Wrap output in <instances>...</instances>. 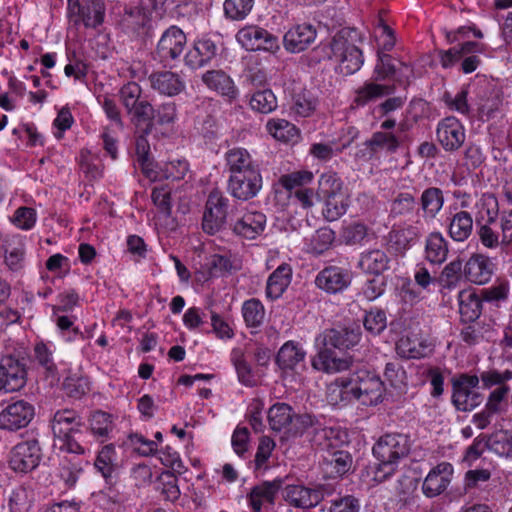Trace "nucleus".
<instances>
[{
    "mask_svg": "<svg viewBox=\"0 0 512 512\" xmlns=\"http://www.w3.org/2000/svg\"><path fill=\"white\" fill-rule=\"evenodd\" d=\"M361 338L358 328L327 329L316 337L318 353L311 359L314 370L328 374L338 373L350 366V361L338 356L333 349L344 350L357 345Z\"/></svg>",
    "mask_w": 512,
    "mask_h": 512,
    "instance_id": "nucleus-1",
    "label": "nucleus"
},
{
    "mask_svg": "<svg viewBox=\"0 0 512 512\" xmlns=\"http://www.w3.org/2000/svg\"><path fill=\"white\" fill-rule=\"evenodd\" d=\"M358 39L356 29H341L330 41L321 44L323 58L331 61L339 74L347 76L356 73L364 63L362 51L356 45Z\"/></svg>",
    "mask_w": 512,
    "mask_h": 512,
    "instance_id": "nucleus-2",
    "label": "nucleus"
},
{
    "mask_svg": "<svg viewBox=\"0 0 512 512\" xmlns=\"http://www.w3.org/2000/svg\"><path fill=\"white\" fill-rule=\"evenodd\" d=\"M410 451L408 436L399 433L385 434L373 446V455L379 461L374 472V480L378 483L392 476L399 461Z\"/></svg>",
    "mask_w": 512,
    "mask_h": 512,
    "instance_id": "nucleus-3",
    "label": "nucleus"
},
{
    "mask_svg": "<svg viewBox=\"0 0 512 512\" xmlns=\"http://www.w3.org/2000/svg\"><path fill=\"white\" fill-rule=\"evenodd\" d=\"M353 400L362 405L373 406L382 401L384 382L374 372L359 369L347 375Z\"/></svg>",
    "mask_w": 512,
    "mask_h": 512,
    "instance_id": "nucleus-4",
    "label": "nucleus"
},
{
    "mask_svg": "<svg viewBox=\"0 0 512 512\" xmlns=\"http://www.w3.org/2000/svg\"><path fill=\"white\" fill-rule=\"evenodd\" d=\"M511 379V370H505L503 372L490 370L481 373V381L484 388L490 389L496 386L489 394L485 405L486 410L497 414L506 408L509 395V387L506 385V382Z\"/></svg>",
    "mask_w": 512,
    "mask_h": 512,
    "instance_id": "nucleus-5",
    "label": "nucleus"
},
{
    "mask_svg": "<svg viewBox=\"0 0 512 512\" xmlns=\"http://www.w3.org/2000/svg\"><path fill=\"white\" fill-rule=\"evenodd\" d=\"M481 377L461 375L453 382L452 402L459 411H471L483 401V395L478 391Z\"/></svg>",
    "mask_w": 512,
    "mask_h": 512,
    "instance_id": "nucleus-6",
    "label": "nucleus"
},
{
    "mask_svg": "<svg viewBox=\"0 0 512 512\" xmlns=\"http://www.w3.org/2000/svg\"><path fill=\"white\" fill-rule=\"evenodd\" d=\"M236 39L247 51H265L274 54L280 49L278 38L257 25L244 26L237 32Z\"/></svg>",
    "mask_w": 512,
    "mask_h": 512,
    "instance_id": "nucleus-7",
    "label": "nucleus"
},
{
    "mask_svg": "<svg viewBox=\"0 0 512 512\" xmlns=\"http://www.w3.org/2000/svg\"><path fill=\"white\" fill-rule=\"evenodd\" d=\"M42 459V451L36 439L17 443L10 451L9 466L17 473H29L36 469Z\"/></svg>",
    "mask_w": 512,
    "mask_h": 512,
    "instance_id": "nucleus-8",
    "label": "nucleus"
},
{
    "mask_svg": "<svg viewBox=\"0 0 512 512\" xmlns=\"http://www.w3.org/2000/svg\"><path fill=\"white\" fill-rule=\"evenodd\" d=\"M68 14L74 22L82 23L86 28H96L105 17L103 0H68Z\"/></svg>",
    "mask_w": 512,
    "mask_h": 512,
    "instance_id": "nucleus-9",
    "label": "nucleus"
},
{
    "mask_svg": "<svg viewBox=\"0 0 512 512\" xmlns=\"http://www.w3.org/2000/svg\"><path fill=\"white\" fill-rule=\"evenodd\" d=\"M288 477H276L273 480L262 481L251 488L247 495L248 505L253 512L267 511L275 505L279 491L285 485Z\"/></svg>",
    "mask_w": 512,
    "mask_h": 512,
    "instance_id": "nucleus-10",
    "label": "nucleus"
},
{
    "mask_svg": "<svg viewBox=\"0 0 512 512\" xmlns=\"http://www.w3.org/2000/svg\"><path fill=\"white\" fill-rule=\"evenodd\" d=\"M4 265L13 273H20L25 267L26 242L20 234H6L0 238Z\"/></svg>",
    "mask_w": 512,
    "mask_h": 512,
    "instance_id": "nucleus-11",
    "label": "nucleus"
},
{
    "mask_svg": "<svg viewBox=\"0 0 512 512\" xmlns=\"http://www.w3.org/2000/svg\"><path fill=\"white\" fill-rule=\"evenodd\" d=\"M282 497L289 506L301 510L315 508L323 500L321 491L302 484L283 486Z\"/></svg>",
    "mask_w": 512,
    "mask_h": 512,
    "instance_id": "nucleus-12",
    "label": "nucleus"
},
{
    "mask_svg": "<svg viewBox=\"0 0 512 512\" xmlns=\"http://www.w3.org/2000/svg\"><path fill=\"white\" fill-rule=\"evenodd\" d=\"M262 183L260 170L246 174L229 175L228 192L232 197L246 201L257 196L262 188Z\"/></svg>",
    "mask_w": 512,
    "mask_h": 512,
    "instance_id": "nucleus-13",
    "label": "nucleus"
},
{
    "mask_svg": "<svg viewBox=\"0 0 512 512\" xmlns=\"http://www.w3.org/2000/svg\"><path fill=\"white\" fill-rule=\"evenodd\" d=\"M186 35L177 26L166 29L157 44V56L163 63H168L181 56L186 46Z\"/></svg>",
    "mask_w": 512,
    "mask_h": 512,
    "instance_id": "nucleus-14",
    "label": "nucleus"
},
{
    "mask_svg": "<svg viewBox=\"0 0 512 512\" xmlns=\"http://www.w3.org/2000/svg\"><path fill=\"white\" fill-rule=\"evenodd\" d=\"M26 371L18 359L6 356L0 363V393L19 391L25 386Z\"/></svg>",
    "mask_w": 512,
    "mask_h": 512,
    "instance_id": "nucleus-15",
    "label": "nucleus"
},
{
    "mask_svg": "<svg viewBox=\"0 0 512 512\" xmlns=\"http://www.w3.org/2000/svg\"><path fill=\"white\" fill-rule=\"evenodd\" d=\"M228 199L221 193L211 192L203 215V229L208 234L216 233L224 224L227 214Z\"/></svg>",
    "mask_w": 512,
    "mask_h": 512,
    "instance_id": "nucleus-16",
    "label": "nucleus"
},
{
    "mask_svg": "<svg viewBox=\"0 0 512 512\" xmlns=\"http://www.w3.org/2000/svg\"><path fill=\"white\" fill-rule=\"evenodd\" d=\"M437 139L445 151H456L465 142V128L456 117H446L438 123Z\"/></svg>",
    "mask_w": 512,
    "mask_h": 512,
    "instance_id": "nucleus-17",
    "label": "nucleus"
},
{
    "mask_svg": "<svg viewBox=\"0 0 512 512\" xmlns=\"http://www.w3.org/2000/svg\"><path fill=\"white\" fill-rule=\"evenodd\" d=\"M453 466L448 462H441L434 466L426 475L422 483V493L427 498L441 495L450 485L453 477Z\"/></svg>",
    "mask_w": 512,
    "mask_h": 512,
    "instance_id": "nucleus-18",
    "label": "nucleus"
},
{
    "mask_svg": "<svg viewBox=\"0 0 512 512\" xmlns=\"http://www.w3.org/2000/svg\"><path fill=\"white\" fill-rule=\"evenodd\" d=\"M55 345L52 342L38 341L34 345L33 359L42 370L46 379L51 384L58 382L63 375L61 363L57 364L54 360Z\"/></svg>",
    "mask_w": 512,
    "mask_h": 512,
    "instance_id": "nucleus-19",
    "label": "nucleus"
},
{
    "mask_svg": "<svg viewBox=\"0 0 512 512\" xmlns=\"http://www.w3.org/2000/svg\"><path fill=\"white\" fill-rule=\"evenodd\" d=\"M351 280L352 276L349 270L338 266H328L317 274L315 285L326 293L336 294L347 289Z\"/></svg>",
    "mask_w": 512,
    "mask_h": 512,
    "instance_id": "nucleus-20",
    "label": "nucleus"
},
{
    "mask_svg": "<svg viewBox=\"0 0 512 512\" xmlns=\"http://www.w3.org/2000/svg\"><path fill=\"white\" fill-rule=\"evenodd\" d=\"M34 416V408L24 400L9 404L0 412V429L17 430L29 424Z\"/></svg>",
    "mask_w": 512,
    "mask_h": 512,
    "instance_id": "nucleus-21",
    "label": "nucleus"
},
{
    "mask_svg": "<svg viewBox=\"0 0 512 512\" xmlns=\"http://www.w3.org/2000/svg\"><path fill=\"white\" fill-rule=\"evenodd\" d=\"M306 351L301 344L295 341L285 342L278 351L276 362L285 373L301 374L305 369Z\"/></svg>",
    "mask_w": 512,
    "mask_h": 512,
    "instance_id": "nucleus-22",
    "label": "nucleus"
},
{
    "mask_svg": "<svg viewBox=\"0 0 512 512\" xmlns=\"http://www.w3.org/2000/svg\"><path fill=\"white\" fill-rule=\"evenodd\" d=\"M494 269L495 264L488 256L475 253L463 266V274L469 282L483 285L490 281Z\"/></svg>",
    "mask_w": 512,
    "mask_h": 512,
    "instance_id": "nucleus-23",
    "label": "nucleus"
},
{
    "mask_svg": "<svg viewBox=\"0 0 512 512\" xmlns=\"http://www.w3.org/2000/svg\"><path fill=\"white\" fill-rule=\"evenodd\" d=\"M316 39V30L310 24H299L290 28L283 37L284 48L290 53L304 51Z\"/></svg>",
    "mask_w": 512,
    "mask_h": 512,
    "instance_id": "nucleus-24",
    "label": "nucleus"
},
{
    "mask_svg": "<svg viewBox=\"0 0 512 512\" xmlns=\"http://www.w3.org/2000/svg\"><path fill=\"white\" fill-rule=\"evenodd\" d=\"M225 166L229 175L246 174L260 170L259 163L249 151L242 147L229 149L224 156Z\"/></svg>",
    "mask_w": 512,
    "mask_h": 512,
    "instance_id": "nucleus-25",
    "label": "nucleus"
},
{
    "mask_svg": "<svg viewBox=\"0 0 512 512\" xmlns=\"http://www.w3.org/2000/svg\"><path fill=\"white\" fill-rule=\"evenodd\" d=\"M265 226L266 216L263 213L247 210L235 221L233 231L243 238L252 240L263 233Z\"/></svg>",
    "mask_w": 512,
    "mask_h": 512,
    "instance_id": "nucleus-26",
    "label": "nucleus"
},
{
    "mask_svg": "<svg viewBox=\"0 0 512 512\" xmlns=\"http://www.w3.org/2000/svg\"><path fill=\"white\" fill-rule=\"evenodd\" d=\"M148 80L153 90L169 97L178 95L185 89V81L172 71L154 72Z\"/></svg>",
    "mask_w": 512,
    "mask_h": 512,
    "instance_id": "nucleus-27",
    "label": "nucleus"
},
{
    "mask_svg": "<svg viewBox=\"0 0 512 512\" xmlns=\"http://www.w3.org/2000/svg\"><path fill=\"white\" fill-rule=\"evenodd\" d=\"M216 43L207 37H202L194 42L193 47L185 56V63L192 69L201 68L217 55Z\"/></svg>",
    "mask_w": 512,
    "mask_h": 512,
    "instance_id": "nucleus-28",
    "label": "nucleus"
},
{
    "mask_svg": "<svg viewBox=\"0 0 512 512\" xmlns=\"http://www.w3.org/2000/svg\"><path fill=\"white\" fill-rule=\"evenodd\" d=\"M83 427L82 418L76 411L63 409L55 412L51 421L54 437H64L67 434H77Z\"/></svg>",
    "mask_w": 512,
    "mask_h": 512,
    "instance_id": "nucleus-29",
    "label": "nucleus"
},
{
    "mask_svg": "<svg viewBox=\"0 0 512 512\" xmlns=\"http://www.w3.org/2000/svg\"><path fill=\"white\" fill-rule=\"evenodd\" d=\"M321 465L326 477H340L351 469L352 457L349 452L344 450H328L323 456Z\"/></svg>",
    "mask_w": 512,
    "mask_h": 512,
    "instance_id": "nucleus-30",
    "label": "nucleus"
},
{
    "mask_svg": "<svg viewBox=\"0 0 512 512\" xmlns=\"http://www.w3.org/2000/svg\"><path fill=\"white\" fill-rule=\"evenodd\" d=\"M266 130L274 139L286 144H296L301 139L299 128L286 119H269L266 123Z\"/></svg>",
    "mask_w": 512,
    "mask_h": 512,
    "instance_id": "nucleus-31",
    "label": "nucleus"
},
{
    "mask_svg": "<svg viewBox=\"0 0 512 512\" xmlns=\"http://www.w3.org/2000/svg\"><path fill=\"white\" fill-rule=\"evenodd\" d=\"M202 80L209 89L218 92L228 100L237 97L238 91L233 80L223 71H208L203 75Z\"/></svg>",
    "mask_w": 512,
    "mask_h": 512,
    "instance_id": "nucleus-32",
    "label": "nucleus"
},
{
    "mask_svg": "<svg viewBox=\"0 0 512 512\" xmlns=\"http://www.w3.org/2000/svg\"><path fill=\"white\" fill-rule=\"evenodd\" d=\"M313 442L323 449L334 450L348 441V434L338 426H324L315 430Z\"/></svg>",
    "mask_w": 512,
    "mask_h": 512,
    "instance_id": "nucleus-33",
    "label": "nucleus"
},
{
    "mask_svg": "<svg viewBox=\"0 0 512 512\" xmlns=\"http://www.w3.org/2000/svg\"><path fill=\"white\" fill-rule=\"evenodd\" d=\"M292 278V269L289 264L283 263L269 276L266 285V296L272 300L278 299L289 286Z\"/></svg>",
    "mask_w": 512,
    "mask_h": 512,
    "instance_id": "nucleus-34",
    "label": "nucleus"
},
{
    "mask_svg": "<svg viewBox=\"0 0 512 512\" xmlns=\"http://www.w3.org/2000/svg\"><path fill=\"white\" fill-rule=\"evenodd\" d=\"M390 258L381 249H372L361 254L359 267L366 273L380 275L389 269Z\"/></svg>",
    "mask_w": 512,
    "mask_h": 512,
    "instance_id": "nucleus-35",
    "label": "nucleus"
},
{
    "mask_svg": "<svg viewBox=\"0 0 512 512\" xmlns=\"http://www.w3.org/2000/svg\"><path fill=\"white\" fill-rule=\"evenodd\" d=\"M397 353L404 358H422L430 351L429 345L417 335H406L399 339L396 344Z\"/></svg>",
    "mask_w": 512,
    "mask_h": 512,
    "instance_id": "nucleus-36",
    "label": "nucleus"
},
{
    "mask_svg": "<svg viewBox=\"0 0 512 512\" xmlns=\"http://www.w3.org/2000/svg\"><path fill=\"white\" fill-rule=\"evenodd\" d=\"M459 313L464 322L478 319L482 311V298L471 290H462L458 295Z\"/></svg>",
    "mask_w": 512,
    "mask_h": 512,
    "instance_id": "nucleus-37",
    "label": "nucleus"
},
{
    "mask_svg": "<svg viewBox=\"0 0 512 512\" xmlns=\"http://www.w3.org/2000/svg\"><path fill=\"white\" fill-rule=\"evenodd\" d=\"M424 255L431 264H441L447 259L448 243L440 232L428 235L425 241Z\"/></svg>",
    "mask_w": 512,
    "mask_h": 512,
    "instance_id": "nucleus-38",
    "label": "nucleus"
},
{
    "mask_svg": "<svg viewBox=\"0 0 512 512\" xmlns=\"http://www.w3.org/2000/svg\"><path fill=\"white\" fill-rule=\"evenodd\" d=\"M230 358L239 382L247 387L255 386L257 384V374L247 361L245 352L241 348H234L231 351Z\"/></svg>",
    "mask_w": 512,
    "mask_h": 512,
    "instance_id": "nucleus-39",
    "label": "nucleus"
},
{
    "mask_svg": "<svg viewBox=\"0 0 512 512\" xmlns=\"http://www.w3.org/2000/svg\"><path fill=\"white\" fill-rule=\"evenodd\" d=\"M335 240V233L329 227H322L304 240V250L313 255H321L329 250Z\"/></svg>",
    "mask_w": 512,
    "mask_h": 512,
    "instance_id": "nucleus-40",
    "label": "nucleus"
},
{
    "mask_svg": "<svg viewBox=\"0 0 512 512\" xmlns=\"http://www.w3.org/2000/svg\"><path fill=\"white\" fill-rule=\"evenodd\" d=\"M473 219L469 212L459 211L450 218L448 233L457 242L465 241L472 233Z\"/></svg>",
    "mask_w": 512,
    "mask_h": 512,
    "instance_id": "nucleus-41",
    "label": "nucleus"
},
{
    "mask_svg": "<svg viewBox=\"0 0 512 512\" xmlns=\"http://www.w3.org/2000/svg\"><path fill=\"white\" fill-rule=\"evenodd\" d=\"M293 419L292 407L286 403H276L268 411L269 425L275 431L290 430Z\"/></svg>",
    "mask_w": 512,
    "mask_h": 512,
    "instance_id": "nucleus-42",
    "label": "nucleus"
},
{
    "mask_svg": "<svg viewBox=\"0 0 512 512\" xmlns=\"http://www.w3.org/2000/svg\"><path fill=\"white\" fill-rule=\"evenodd\" d=\"M324 203L323 216L328 221H335L343 216L350 204L349 193H341L321 199Z\"/></svg>",
    "mask_w": 512,
    "mask_h": 512,
    "instance_id": "nucleus-43",
    "label": "nucleus"
},
{
    "mask_svg": "<svg viewBox=\"0 0 512 512\" xmlns=\"http://www.w3.org/2000/svg\"><path fill=\"white\" fill-rule=\"evenodd\" d=\"M349 388L347 376L336 378L327 386L326 398L328 403L335 406L353 401Z\"/></svg>",
    "mask_w": 512,
    "mask_h": 512,
    "instance_id": "nucleus-44",
    "label": "nucleus"
},
{
    "mask_svg": "<svg viewBox=\"0 0 512 512\" xmlns=\"http://www.w3.org/2000/svg\"><path fill=\"white\" fill-rule=\"evenodd\" d=\"M418 237V231L413 226L393 229L389 233V243L397 253L409 249Z\"/></svg>",
    "mask_w": 512,
    "mask_h": 512,
    "instance_id": "nucleus-45",
    "label": "nucleus"
},
{
    "mask_svg": "<svg viewBox=\"0 0 512 512\" xmlns=\"http://www.w3.org/2000/svg\"><path fill=\"white\" fill-rule=\"evenodd\" d=\"M393 92V87L378 84L375 82H366L362 87L357 89L354 102L357 106H365L384 95Z\"/></svg>",
    "mask_w": 512,
    "mask_h": 512,
    "instance_id": "nucleus-46",
    "label": "nucleus"
},
{
    "mask_svg": "<svg viewBox=\"0 0 512 512\" xmlns=\"http://www.w3.org/2000/svg\"><path fill=\"white\" fill-rule=\"evenodd\" d=\"M83 471V462L77 456H64L59 464L58 474L67 487H73Z\"/></svg>",
    "mask_w": 512,
    "mask_h": 512,
    "instance_id": "nucleus-47",
    "label": "nucleus"
},
{
    "mask_svg": "<svg viewBox=\"0 0 512 512\" xmlns=\"http://www.w3.org/2000/svg\"><path fill=\"white\" fill-rule=\"evenodd\" d=\"M34 501V491L26 486L14 488L8 496L10 512H29Z\"/></svg>",
    "mask_w": 512,
    "mask_h": 512,
    "instance_id": "nucleus-48",
    "label": "nucleus"
},
{
    "mask_svg": "<svg viewBox=\"0 0 512 512\" xmlns=\"http://www.w3.org/2000/svg\"><path fill=\"white\" fill-rule=\"evenodd\" d=\"M348 192L342 179L332 171L323 173L318 180L317 195L320 199Z\"/></svg>",
    "mask_w": 512,
    "mask_h": 512,
    "instance_id": "nucleus-49",
    "label": "nucleus"
},
{
    "mask_svg": "<svg viewBox=\"0 0 512 512\" xmlns=\"http://www.w3.org/2000/svg\"><path fill=\"white\" fill-rule=\"evenodd\" d=\"M487 449L500 457L512 460V434L500 430L486 439Z\"/></svg>",
    "mask_w": 512,
    "mask_h": 512,
    "instance_id": "nucleus-50",
    "label": "nucleus"
},
{
    "mask_svg": "<svg viewBox=\"0 0 512 512\" xmlns=\"http://www.w3.org/2000/svg\"><path fill=\"white\" fill-rule=\"evenodd\" d=\"M189 170L186 160L177 159L163 164V171L160 174L149 172L151 181L180 180L184 178Z\"/></svg>",
    "mask_w": 512,
    "mask_h": 512,
    "instance_id": "nucleus-51",
    "label": "nucleus"
},
{
    "mask_svg": "<svg viewBox=\"0 0 512 512\" xmlns=\"http://www.w3.org/2000/svg\"><path fill=\"white\" fill-rule=\"evenodd\" d=\"M316 106L317 99L305 90L293 96L290 109L295 116L309 117L314 113Z\"/></svg>",
    "mask_w": 512,
    "mask_h": 512,
    "instance_id": "nucleus-52",
    "label": "nucleus"
},
{
    "mask_svg": "<svg viewBox=\"0 0 512 512\" xmlns=\"http://www.w3.org/2000/svg\"><path fill=\"white\" fill-rule=\"evenodd\" d=\"M444 204L443 193L439 188L430 187L421 195V207L426 215L435 217Z\"/></svg>",
    "mask_w": 512,
    "mask_h": 512,
    "instance_id": "nucleus-53",
    "label": "nucleus"
},
{
    "mask_svg": "<svg viewBox=\"0 0 512 512\" xmlns=\"http://www.w3.org/2000/svg\"><path fill=\"white\" fill-rule=\"evenodd\" d=\"M242 315L248 327L256 328L264 322L265 308L258 299L252 298L243 303Z\"/></svg>",
    "mask_w": 512,
    "mask_h": 512,
    "instance_id": "nucleus-54",
    "label": "nucleus"
},
{
    "mask_svg": "<svg viewBox=\"0 0 512 512\" xmlns=\"http://www.w3.org/2000/svg\"><path fill=\"white\" fill-rule=\"evenodd\" d=\"M249 104L252 110L263 114L273 112L278 106L277 98L270 89L255 92Z\"/></svg>",
    "mask_w": 512,
    "mask_h": 512,
    "instance_id": "nucleus-55",
    "label": "nucleus"
},
{
    "mask_svg": "<svg viewBox=\"0 0 512 512\" xmlns=\"http://www.w3.org/2000/svg\"><path fill=\"white\" fill-rule=\"evenodd\" d=\"M443 100L449 110L461 115L469 116L474 111V107L468 101V91L464 88L455 94L445 93Z\"/></svg>",
    "mask_w": 512,
    "mask_h": 512,
    "instance_id": "nucleus-56",
    "label": "nucleus"
},
{
    "mask_svg": "<svg viewBox=\"0 0 512 512\" xmlns=\"http://www.w3.org/2000/svg\"><path fill=\"white\" fill-rule=\"evenodd\" d=\"M498 211L497 198L492 194H483L478 202V220L491 224L495 222Z\"/></svg>",
    "mask_w": 512,
    "mask_h": 512,
    "instance_id": "nucleus-57",
    "label": "nucleus"
},
{
    "mask_svg": "<svg viewBox=\"0 0 512 512\" xmlns=\"http://www.w3.org/2000/svg\"><path fill=\"white\" fill-rule=\"evenodd\" d=\"M396 61L391 55L377 51V61L374 67V80L383 81L394 77Z\"/></svg>",
    "mask_w": 512,
    "mask_h": 512,
    "instance_id": "nucleus-58",
    "label": "nucleus"
},
{
    "mask_svg": "<svg viewBox=\"0 0 512 512\" xmlns=\"http://www.w3.org/2000/svg\"><path fill=\"white\" fill-rule=\"evenodd\" d=\"M385 381L393 388L403 390L407 386V375L398 361L388 362L384 369Z\"/></svg>",
    "mask_w": 512,
    "mask_h": 512,
    "instance_id": "nucleus-59",
    "label": "nucleus"
},
{
    "mask_svg": "<svg viewBox=\"0 0 512 512\" xmlns=\"http://www.w3.org/2000/svg\"><path fill=\"white\" fill-rule=\"evenodd\" d=\"M90 429L94 436L106 439L113 430L112 416L102 411L94 412L90 418Z\"/></svg>",
    "mask_w": 512,
    "mask_h": 512,
    "instance_id": "nucleus-60",
    "label": "nucleus"
},
{
    "mask_svg": "<svg viewBox=\"0 0 512 512\" xmlns=\"http://www.w3.org/2000/svg\"><path fill=\"white\" fill-rule=\"evenodd\" d=\"M369 146L373 151L386 150L394 152L399 147V139L389 131L375 132L368 141Z\"/></svg>",
    "mask_w": 512,
    "mask_h": 512,
    "instance_id": "nucleus-61",
    "label": "nucleus"
},
{
    "mask_svg": "<svg viewBox=\"0 0 512 512\" xmlns=\"http://www.w3.org/2000/svg\"><path fill=\"white\" fill-rule=\"evenodd\" d=\"M254 0H225L224 11L232 20L244 19L252 10Z\"/></svg>",
    "mask_w": 512,
    "mask_h": 512,
    "instance_id": "nucleus-62",
    "label": "nucleus"
},
{
    "mask_svg": "<svg viewBox=\"0 0 512 512\" xmlns=\"http://www.w3.org/2000/svg\"><path fill=\"white\" fill-rule=\"evenodd\" d=\"M364 328L372 335H378L387 326L386 314L380 309H371L366 312L363 320Z\"/></svg>",
    "mask_w": 512,
    "mask_h": 512,
    "instance_id": "nucleus-63",
    "label": "nucleus"
},
{
    "mask_svg": "<svg viewBox=\"0 0 512 512\" xmlns=\"http://www.w3.org/2000/svg\"><path fill=\"white\" fill-rule=\"evenodd\" d=\"M462 269V263L458 260L448 263L439 277L441 286L447 289L455 288L461 279Z\"/></svg>",
    "mask_w": 512,
    "mask_h": 512,
    "instance_id": "nucleus-64",
    "label": "nucleus"
}]
</instances>
